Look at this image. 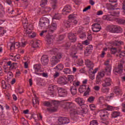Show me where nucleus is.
<instances>
[{
  "mask_svg": "<svg viewBox=\"0 0 125 125\" xmlns=\"http://www.w3.org/2000/svg\"><path fill=\"white\" fill-rule=\"evenodd\" d=\"M85 64L86 67L89 68L88 71H90V73H92V74H96V73H97L99 68H96L94 70H93L94 64H93V62L90 61V60H85Z\"/></svg>",
  "mask_w": 125,
  "mask_h": 125,
  "instance_id": "4",
  "label": "nucleus"
},
{
  "mask_svg": "<svg viewBox=\"0 0 125 125\" xmlns=\"http://www.w3.org/2000/svg\"><path fill=\"white\" fill-rule=\"evenodd\" d=\"M54 85H49L48 87V92L49 95H51L52 97L56 96V93L54 92Z\"/></svg>",
  "mask_w": 125,
  "mask_h": 125,
  "instance_id": "15",
  "label": "nucleus"
},
{
  "mask_svg": "<svg viewBox=\"0 0 125 125\" xmlns=\"http://www.w3.org/2000/svg\"><path fill=\"white\" fill-rule=\"evenodd\" d=\"M41 62L42 65H44V66L47 65L48 63V56L46 55H43L41 58Z\"/></svg>",
  "mask_w": 125,
  "mask_h": 125,
  "instance_id": "21",
  "label": "nucleus"
},
{
  "mask_svg": "<svg viewBox=\"0 0 125 125\" xmlns=\"http://www.w3.org/2000/svg\"><path fill=\"white\" fill-rule=\"evenodd\" d=\"M63 73L64 74H72V71H71V69L66 68L63 69Z\"/></svg>",
  "mask_w": 125,
  "mask_h": 125,
  "instance_id": "49",
  "label": "nucleus"
},
{
  "mask_svg": "<svg viewBox=\"0 0 125 125\" xmlns=\"http://www.w3.org/2000/svg\"><path fill=\"white\" fill-rule=\"evenodd\" d=\"M120 116V112H118V111H114L112 114V118H118Z\"/></svg>",
  "mask_w": 125,
  "mask_h": 125,
  "instance_id": "44",
  "label": "nucleus"
},
{
  "mask_svg": "<svg viewBox=\"0 0 125 125\" xmlns=\"http://www.w3.org/2000/svg\"><path fill=\"white\" fill-rule=\"evenodd\" d=\"M88 73L89 74V78L91 80H94L95 79V73H90V71H89Z\"/></svg>",
  "mask_w": 125,
  "mask_h": 125,
  "instance_id": "51",
  "label": "nucleus"
},
{
  "mask_svg": "<svg viewBox=\"0 0 125 125\" xmlns=\"http://www.w3.org/2000/svg\"><path fill=\"white\" fill-rule=\"evenodd\" d=\"M65 105V109H67L71 115H76V114H77V112H76V110H75L76 104L73 103H66Z\"/></svg>",
  "mask_w": 125,
  "mask_h": 125,
  "instance_id": "6",
  "label": "nucleus"
},
{
  "mask_svg": "<svg viewBox=\"0 0 125 125\" xmlns=\"http://www.w3.org/2000/svg\"><path fill=\"white\" fill-rule=\"evenodd\" d=\"M59 49L58 48H52L50 50L51 54H56V56L52 57L50 61L52 62L53 65H56L59 62L60 59L62 58V54L60 53Z\"/></svg>",
  "mask_w": 125,
  "mask_h": 125,
  "instance_id": "1",
  "label": "nucleus"
},
{
  "mask_svg": "<svg viewBox=\"0 0 125 125\" xmlns=\"http://www.w3.org/2000/svg\"><path fill=\"white\" fill-rule=\"evenodd\" d=\"M94 99H95V98L94 97H90L88 100V102H89L90 103H92L93 101H94Z\"/></svg>",
  "mask_w": 125,
  "mask_h": 125,
  "instance_id": "59",
  "label": "nucleus"
},
{
  "mask_svg": "<svg viewBox=\"0 0 125 125\" xmlns=\"http://www.w3.org/2000/svg\"><path fill=\"white\" fill-rule=\"evenodd\" d=\"M3 14H4V10L2 7V5H0V17H2Z\"/></svg>",
  "mask_w": 125,
  "mask_h": 125,
  "instance_id": "43",
  "label": "nucleus"
},
{
  "mask_svg": "<svg viewBox=\"0 0 125 125\" xmlns=\"http://www.w3.org/2000/svg\"><path fill=\"white\" fill-rule=\"evenodd\" d=\"M55 69H57L59 71H61L64 69V65L62 63L58 64Z\"/></svg>",
  "mask_w": 125,
  "mask_h": 125,
  "instance_id": "39",
  "label": "nucleus"
},
{
  "mask_svg": "<svg viewBox=\"0 0 125 125\" xmlns=\"http://www.w3.org/2000/svg\"><path fill=\"white\" fill-rule=\"evenodd\" d=\"M111 43L113 46H117L118 45H121V44H124V42L122 41H115L114 42H112Z\"/></svg>",
  "mask_w": 125,
  "mask_h": 125,
  "instance_id": "33",
  "label": "nucleus"
},
{
  "mask_svg": "<svg viewBox=\"0 0 125 125\" xmlns=\"http://www.w3.org/2000/svg\"><path fill=\"white\" fill-rule=\"evenodd\" d=\"M32 102L33 105H36V106H38L39 104V98H38L36 95H34V97L33 98Z\"/></svg>",
  "mask_w": 125,
  "mask_h": 125,
  "instance_id": "30",
  "label": "nucleus"
},
{
  "mask_svg": "<svg viewBox=\"0 0 125 125\" xmlns=\"http://www.w3.org/2000/svg\"><path fill=\"white\" fill-rule=\"evenodd\" d=\"M43 105L46 106V107H49L47 108V110L50 113H51L57 111L59 102L56 101H45L43 102Z\"/></svg>",
  "mask_w": 125,
  "mask_h": 125,
  "instance_id": "2",
  "label": "nucleus"
},
{
  "mask_svg": "<svg viewBox=\"0 0 125 125\" xmlns=\"http://www.w3.org/2000/svg\"><path fill=\"white\" fill-rule=\"evenodd\" d=\"M67 78H68V80L70 82H73V81H74V79H75V77H74V76L72 75H68Z\"/></svg>",
  "mask_w": 125,
  "mask_h": 125,
  "instance_id": "55",
  "label": "nucleus"
},
{
  "mask_svg": "<svg viewBox=\"0 0 125 125\" xmlns=\"http://www.w3.org/2000/svg\"><path fill=\"white\" fill-rule=\"evenodd\" d=\"M53 41H54V37L53 36L50 34L46 36L47 44L48 45L52 44Z\"/></svg>",
  "mask_w": 125,
  "mask_h": 125,
  "instance_id": "19",
  "label": "nucleus"
},
{
  "mask_svg": "<svg viewBox=\"0 0 125 125\" xmlns=\"http://www.w3.org/2000/svg\"><path fill=\"white\" fill-rule=\"evenodd\" d=\"M51 10V8L50 7H45L44 8L45 12H49Z\"/></svg>",
  "mask_w": 125,
  "mask_h": 125,
  "instance_id": "64",
  "label": "nucleus"
},
{
  "mask_svg": "<svg viewBox=\"0 0 125 125\" xmlns=\"http://www.w3.org/2000/svg\"><path fill=\"white\" fill-rule=\"evenodd\" d=\"M108 86H104L103 85V87H102V91L104 93H108L109 92V88L107 87Z\"/></svg>",
  "mask_w": 125,
  "mask_h": 125,
  "instance_id": "38",
  "label": "nucleus"
},
{
  "mask_svg": "<svg viewBox=\"0 0 125 125\" xmlns=\"http://www.w3.org/2000/svg\"><path fill=\"white\" fill-rule=\"evenodd\" d=\"M60 83L62 85H65V84H67L68 82H67V78H62L61 80Z\"/></svg>",
  "mask_w": 125,
  "mask_h": 125,
  "instance_id": "37",
  "label": "nucleus"
},
{
  "mask_svg": "<svg viewBox=\"0 0 125 125\" xmlns=\"http://www.w3.org/2000/svg\"><path fill=\"white\" fill-rule=\"evenodd\" d=\"M103 108L106 109L107 111H113V110H114V107L111 105H109L108 104H104L103 105Z\"/></svg>",
  "mask_w": 125,
  "mask_h": 125,
  "instance_id": "32",
  "label": "nucleus"
},
{
  "mask_svg": "<svg viewBox=\"0 0 125 125\" xmlns=\"http://www.w3.org/2000/svg\"><path fill=\"white\" fill-rule=\"evenodd\" d=\"M108 28V30L110 33L119 34L120 33H122L123 32V28L118 25H109Z\"/></svg>",
  "mask_w": 125,
  "mask_h": 125,
  "instance_id": "5",
  "label": "nucleus"
},
{
  "mask_svg": "<svg viewBox=\"0 0 125 125\" xmlns=\"http://www.w3.org/2000/svg\"><path fill=\"white\" fill-rule=\"evenodd\" d=\"M70 91L72 95H75L77 94V88L74 87H71Z\"/></svg>",
  "mask_w": 125,
  "mask_h": 125,
  "instance_id": "41",
  "label": "nucleus"
},
{
  "mask_svg": "<svg viewBox=\"0 0 125 125\" xmlns=\"http://www.w3.org/2000/svg\"><path fill=\"white\" fill-rule=\"evenodd\" d=\"M83 27L82 26H80L77 27L76 32L78 34H80L82 33V31H83Z\"/></svg>",
  "mask_w": 125,
  "mask_h": 125,
  "instance_id": "46",
  "label": "nucleus"
},
{
  "mask_svg": "<svg viewBox=\"0 0 125 125\" xmlns=\"http://www.w3.org/2000/svg\"><path fill=\"white\" fill-rule=\"evenodd\" d=\"M105 75V72L104 71H102L97 75V79H102Z\"/></svg>",
  "mask_w": 125,
  "mask_h": 125,
  "instance_id": "35",
  "label": "nucleus"
},
{
  "mask_svg": "<svg viewBox=\"0 0 125 125\" xmlns=\"http://www.w3.org/2000/svg\"><path fill=\"white\" fill-rule=\"evenodd\" d=\"M65 121V117H59L58 125H64V124H67V123H66Z\"/></svg>",
  "mask_w": 125,
  "mask_h": 125,
  "instance_id": "29",
  "label": "nucleus"
},
{
  "mask_svg": "<svg viewBox=\"0 0 125 125\" xmlns=\"http://www.w3.org/2000/svg\"><path fill=\"white\" fill-rule=\"evenodd\" d=\"M71 6L69 5H66L65 6L63 9H62V14L63 15H67V14H69L70 13V12L71 11Z\"/></svg>",
  "mask_w": 125,
  "mask_h": 125,
  "instance_id": "20",
  "label": "nucleus"
},
{
  "mask_svg": "<svg viewBox=\"0 0 125 125\" xmlns=\"http://www.w3.org/2000/svg\"><path fill=\"white\" fill-rule=\"evenodd\" d=\"M39 26L41 28H48L49 26V20L46 17H42L39 21Z\"/></svg>",
  "mask_w": 125,
  "mask_h": 125,
  "instance_id": "7",
  "label": "nucleus"
},
{
  "mask_svg": "<svg viewBox=\"0 0 125 125\" xmlns=\"http://www.w3.org/2000/svg\"><path fill=\"white\" fill-rule=\"evenodd\" d=\"M75 102L78 104L80 106H83L84 105V101L82 98H77L75 100Z\"/></svg>",
  "mask_w": 125,
  "mask_h": 125,
  "instance_id": "24",
  "label": "nucleus"
},
{
  "mask_svg": "<svg viewBox=\"0 0 125 125\" xmlns=\"http://www.w3.org/2000/svg\"><path fill=\"white\" fill-rule=\"evenodd\" d=\"M47 4V0H42L40 3V6L43 7L42 5H46Z\"/></svg>",
  "mask_w": 125,
  "mask_h": 125,
  "instance_id": "52",
  "label": "nucleus"
},
{
  "mask_svg": "<svg viewBox=\"0 0 125 125\" xmlns=\"http://www.w3.org/2000/svg\"><path fill=\"white\" fill-rule=\"evenodd\" d=\"M90 125H98V123L96 120H93L90 122Z\"/></svg>",
  "mask_w": 125,
  "mask_h": 125,
  "instance_id": "61",
  "label": "nucleus"
},
{
  "mask_svg": "<svg viewBox=\"0 0 125 125\" xmlns=\"http://www.w3.org/2000/svg\"><path fill=\"white\" fill-rule=\"evenodd\" d=\"M100 116L103 121H107L108 119L109 113L106 109H103L100 111Z\"/></svg>",
  "mask_w": 125,
  "mask_h": 125,
  "instance_id": "11",
  "label": "nucleus"
},
{
  "mask_svg": "<svg viewBox=\"0 0 125 125\" xmlns=\"http://www.w3.org/2000/svg\"><path fill=\"white\" fill-rule=\"evenodd\" d=\"M112 83V80L109 78H105L104 80V83H103L102 85L104 86H110Z\"/></svg>",
  "mask_w": 125,
  "mask_h": 125,
  "instance_id": "23",
  "label": "nucleus"
},
{
  "mask_svg": "<svg viewBox=\"0 0 125 125\" xmlns=\"http://www.w3.org/2000/svg\"><path fill=\"white\" fill-rule=\"evenodd\" d=\"M114 16V14L112 15H105L103 17V20H105L107 21H111L112 20V17H113Z\"/></svg>",
  "mask_w": 125,
  "mask_h": 125,
  "instance_id": "27",
  "label": "nucleus"
},
{
  "mask_svg": "<svg viewBox=\"0 0 125 125\" xmlns=\"http://www.w3.org/2000/svg\"><path fill=\"white\" fill-rule=\"evenodd\" d=\"M75 18H76V16H75V15H70L68 16L69 21H71V20H72V19H74Z\"/></svg>",
  "mask_w": 125,
  "mask_h": 125,
  "instance_id": "63",
  "label": "nucleus"
},
{
  "mask_svg": "<svg viewBox=\"0 0 125 125\" xmlns=\"http://www.w3.org/2000/svg\"><path fill=\"white\" fill-rule=\"evenodd\" d=\"M73 85L74 86V87H77L80 85V82L78 81H75L73 83Z\"/></svg>",
  "mask_w": 125,
  "mask_h": 125,
  "instance_id": "54",
  "label": "nucleus"
},
{
  "mask_svg": "<svg viewBox=\"0 0 125 125\" xmlns=\"http://www.w3.org/2000/svg\"><path fill=\"white\" fill-rule=\"evenodd\" d=\"M23 28L24 29V32L28 35L30 39H34V38L36 37V33L34 31H32V30H33V25L25 22L23 24Z\"/></svg>",
  "mask_w": 125,
  "mask_h": 125,
  "instance_id": "3",
  "label": "nucleus"
},
{
  "mask_svg": "<svg viewBox=\"0 0 125 125\" xmlns=\"http://www.w3.org/2000/svg\"><path fill=\"white\" fill-rule=\"evenodd\" d=\"M31 43L32 44V48H37L40 46V41H32Z\"/></svg>",
  "mask_w": 125,
  "mask_h": 125,
  "instance_id": "26",
  "label": "nucleus"
},
{
  "mask_svg": "<svg viewBox=\"0 0 125 125\" xmlns=\"http://www.w3.org/2000/svg\"><path fill=\"white\" fill-rule=\"evenodd\" d=\"M27 44L26 42H21V43L19 42H14L13 43H11V46L10 47V50H13V49H15V48H18V47L20 46H22V47H24L25 45Z\"/></svg>",
  "mask_w": 125,
  "mask_h": 125,
  "instance_id": "8",
  "label": "nucleus"
},
{
  "mask_svg": "<svg viewBox=\"0 0 125 125\" xmlns=\"http://www.w3.org/2000/svg\"><path fill=\"white\" fill-rule=\"evenodd\" d=\"M122 8V14L125 15V0H124L123 1Z\"/></svg>",
  "mask_w": 125,
  "mask_h": 125,
  "instance_id": "58",
  "label": "nucleus"
},
{
  "mask_svg": "<svg viewBox=\"0 0 125 125\" xmlns=\"http://www.w3.org/2000/svg\"><path fill=\"white\" fill-rule=\"evenodd\" d=\"M114 93L115 94H122V90L120 88H118L114 90Z\"/></svg>",
  "mask_w": 125,
  "mask_h": 125,
  "instance_id": "56",
  "label": "nucleus"
},
{
  "mask_svg": "<svg viewBox=\"0 0 125 125\" xmlns=\"http://www.w3.org/2000/svg\"><path fill=\"white\" fill-rule=\"evenodd\" d=\"M58 94L60 97H66L67 96V90L62 87L59 88Z\"/></svg>",
  "mask_w": 125,
  "mask_h": 125,
  "instance_id": "14",
  "label": "nucleus"
},
{
  "mask_svg": "<svg viewBox=\"0 0 125 125\" xmlns=\"http://www.w3.org/2000/svg\"><path fill=\"white\" fill-rule=\"evenodd\" d=\"M117 57L119 58H123L125 56V51H122L120 50L118 51V54L117 55Z\"/></svg>",
  "mask_w": 125,
  "mask_h": 125,
  "instance_id": "34",
  "label": "nucleus"
},
{
  "mask_svg": "<svg viewBox=\"0 0 125 125\" xmlns=\"http://www.w3.org/2000/svg\"><path fill=\"white\" fill-rule=\"evenodd\" d=\"M74 49H78V50H82L83 49V45L81 43H78L75 45L73 47Z\"/></svg>",
  "mask_w": 125,
  "mask_h": 125,
  "instance_id": "36",
  "label": "nucleus"
},
{
  "mask_svg": "<svg viewBox=\"0 0 125 125\" xmlns=\"http://www.w3.org/2000/svg\"><path fill=\"white\" fill-rule=\"evenodd\" d=\"M92 30L93 31L97 33L101 30V25L100 24L94 23L92 25Z\"/></svg>",
  "mask_w": 125,
  "mask_h": 125,
  "instance_id": "16",
  "label": "nucleus"
},
{
  "mask_svg": "<svg viewBox=\"0 0 125 125\" xmlns=\"http://www.w3.org/2000/svg\"><path fill=\"white\" fill-rule=\"evenodd\" d=\"M56 29H57V23L52 22L49 28H47V31L50 32V33H53Z\"/></svg>",
  "mask_w": 125,
  "mask_h": 125,
  "instance_id": "17",
  "label": "nucleus"
},
{
  "mask_svg": "<svg viewBox=\"0 0 125 125\" xmlns=\"http://www.w3.org/2000/svg\"><path fill=\"white\" fill-rule=\"evenodd\" d=\"M92 45H89V47H87L86 48V50L84 52V54H85V55H88L90 54L91 53V51H92Z\"/></svg>",
  "mask_w": 125,
  "mask_h": 125,
  "instance_id": "28",
  "label": "nucleus"
},
{
  "mask_svg": "<svg viewBox=\"0 0 125 125\" xmlns=\"http://www.w3.org/2000/svg\"><path fill=\"white\" fill-rule=\"evenodd\" d=\"M56 2H57L56 0H51V5L53 9L56 8Z\"/></svg>",
  "mask_w": 125,
  "mask_h": 125,
  "instance_id": "42",
  "label": "nucleus"
},
{
  "mask_svg": "<svg viewBox=\"0 0 125 125\" xmlns=\"http://www.w3.org/2000/svg\"><path fill=\"white\" fill-rule=\"evenodd\" d=\"M11 56H12V57H14V59H12V60L13 61H16V59H20V55H11Z\"/></svg>",
  "mask_w": 125,
  "mask_h": 125,
  "instance_id": "53",
  "label": "nucleus"
},
{
  "mask_svg": "<svg viewBox=\"0 0 125 125\" xmlns=\"http://www.w3.org/2000/svg\"><path fill=\"white\" fill-rule=\"evenodd\" d=\"M33 119L35 120V122H37V121H40V120H42V115H38V114H33L32 116Z\"/></svg>",
  "mask_w": 125,
  "mask_h": 125,
  "instance_id": "31",
  "label": "nucleus"
},
{
  "mask_svg": "<svg viewBox=\"0 0 125 125\" xmlns=\"http://www.w3.org/2000/svg\"><path fill=\"white\" fill-rule=\"evenodd\" d=\"M83 44H84V45H88L90 43V41H89V40H86L84 41H83L82 42Z\"/></svg>",
  "mask_w": 125,
  "mask_h": 125,
  "instance_id": "60",
  "label": "nucleus"
},
{
  "mask_svg": "<svg viewBox=\"0 0 125 125\" xmlns=\"http://www.w3.org/2000/svg\"><path fill=\"white\" fill-rule=\"evenodd\" d=\"M86 91L84 92V91ZM79 91L80 92V93H83V92L84 93V96H86V95H88L89 94V93L90 92V88L89 87H87L86 89V85H82L80 86V87L79 88Z\"/></svg>",
  "mask_w": 125,
  "mask_h": 125,
  "instance_id": "10",
  "label": "nucleus"
},
{
  "mask_svg": "<svg viewBox=\"0 0 125 125\" xmlns=\"http://www.w3.org/2000/svg\"><path fill=\"white\" fill-rule=\"evenodd\" d=\"M123 71H124L123 64H120L117 67L113 69V73L115 75H118V74L121 75V74H123Z\"/></svg>",
  "mask_w": 125,
  "mask_h": 125,
  "instance_id": "13",
  "label": "nucleus"
},
{
  "mask_svg": "<svg viewBox=\"0 0 125 125\" xmlns=\"http://www.w3.org/2000/svg\"><path fill=\"white\" fill-rule=\"evenodd\" d=\"M109 62L110 60H107L104 63L105 66H108V67L105 68V74L107 75H111V71H112L111 67L109 65Z\"/></svg>",
  "mask_w": 125,
  "mask_h": 125,
  "instance_id": "18",
  "label": "nucleus"
},
{
  "mask_svg": "<svg viewBox=\"0 0 125 125\" xmlns=\"http://www.w3.org/2000/svg\"><path fill=\"white\" fill-rule=\"evenodd\" d=\"M6 33V28L5 27H0V34L1 36H3Z\"/></svg>",
  "mask_w": 125,
  "mask_h": 125,
  "instance_id": "40",
  "label": "nucleus"
},
{
  "mask_svg": "<svg viewBox=\"0 0 125 125\" xmlns=\"http://www.w3.org/2000/svg\"><path fill=\"white\" fill-rule=\"evenodd\" d=\"M21 122H22V124L23 125H28V121L27 120H25L24 118L21 119Z\"/></svg>",
  "mask_w": 125,
  "mask_h": 125,
  "instance_id": "62",
  "label": "nucleus"
},
{
  "mask_svg": "<svg viewBox=\"0 0 125 125\" xmlns=\"http://www.w3.org/2000/svg\"><path fill=\"white\" fill-rule=\"evenodd\" d=\"M14 64H15V63H11V61H9L7 62V66H10V69H14V68H15L14 67Z\"/></svg>",
  "mask_w": 125,
  "mask_h": 125,
  "instance_id": "50",
  "label": "nucleus"
},
{
  "mask_svg": "<svg viewBox=\"0 0 125 125\" xmlns=\"http://www.w3.org/2000/svg\"><path fill=\"white\" fill-rule=\"evenodd\" d=\"M68 37L71 42H77V37L74 33H69Z\"/></svg>",
  "mask_w": 125,
  "mask_h": 125,
  "instance_id": "22",
  "label": "nucleus"
},
{
  "mask_svg": "<svg viewBox=\"0 0 125 125\" xmlns=\"http://www.w3.org/2000/svg\"><path fill=\"white\" fill-rule=\"evenodd\" d=\"M110 51L112 54H116V53H119V50H117V48H111Z\"/></svg>",
  "mask_w": 125,
  "mask_h": 125,
  "instance_id": "47",
  "label": "nucleus"
},
{
  "mask_svg": "<svg viewBox=\"0 0 125 125\" xmlns=\"http://www.w3.org/2000/svg\"><path fill=\"white\" fill-rule=\"evenodd\" d=\"M111 10H114L113 11V16H116V17H119L120 16V12H121V9L117 8L115 9V7L118 6V4H115V5H110Z\"/></svg>",
  "mask_w": 125,
  "mask_h": 125,
  "instance_id": "12",
  "label": "nucleus"
},
{
  "mask_svg": "<svg viewBox=\"0 0 125 125\" xmlns=\"http://www.w3.org/2000/svg\"><path fill=\"white\" fill-rule=\"evenodd\" d=\"M61 17H60V15L59 14H56L52 18V20H58L60 19Z\"/></svg>",
  "mask_w": 125,
  "mask_h": 125,
  "instance_id": "48",
  "label": "nucleus"
},
{
  "mask_svg": "<svg viewBox=\"0 0 125 125\" xmlns=\"http://www.w3.org/2000/svg\"><path fill=\"white\" fill-rule=\"evenodd\" d=\"M71 24H72L71 21H65L64 26H65L66 28H70V26H71Z\"/></svg>",
  "mask_w": 125,
  "mask_h": 125,
  "instance_id": "45",
  "label": "nucleus"
},
{
  "mask_svg": "<svg viewBox=\"0 0 125 125\" xmlns=\"http://www.w3.org/2000/svg\"><path fill=\"white\" fill-rule=\"evenodd\" d=\"M105 101H106V98L105 97L101 96L99 98L98 100V103L101 106H103L104 105L103 103H104Z\"/></svg>",
  "mask_w": 125,
  "mask_h": 125,
  "instance_id": "25",
  "label": "nucleus"
},
{
  "mask_svg": "<svg viewBox=\"0 0 125 125\" xmlns=\"http://www.w3.org/2000/svg\"><path fill=\"white\" fill-rule=\"evenodd\" d=\"M117 23H119V24H125V20H123L122 19H118L117 21Z\"/></svg>",
  "mask_w": 125,
  "mask_h": 125,
  "instance_id": "57",
  "label": "nucleus"
},
{
  "mask_svg": "<svg viewBox=\"0 0 125 125\" xmlns=\"http://www.w3.org/2000/svg\"><path fill=\"white\" fill-rule=\"evenodd\" d=\"M34 70H35V72H33V74H35V75H37L38 76H41L42 75V72L43 71V69L42 68V65L40 63L35 64L33 65ZM39 72V73L37 72Z\"/></svg>",
  "mask_w": 125,
  "mask_h": 125,
  "instance_id": "9",
  "label": "nucleus"
}]
</instances>
